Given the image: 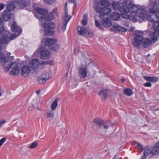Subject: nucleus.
<instances>
[{"label": "nucleus", "instance_id": "obj_4", "mask_svg": "<svg viewBox=\"0 0 159 159\" xmlns=\"http://www.w3.org/2000/svg\"><path fill=\"white\" fill-rule=\"evenodd\" d=\"M151 4L152 7L150 9V12L154 14L155 17L159 19V0H155Z\"/></svg>", "mask_w": 159, "mask_h": 159}, {"label": "nucleus", "instance_id": "obj_19", "mask_svg": "<svg viewBox=\"0 0 159 159\" xmlns=\"http://www.w3.org/2000/svg\"><path fill=\"white\" fill-rule=\"evenodd\" d=\"M143 150L144 151V156L142 157V159H146L148 155L149 154H151L153 156L152 147H148L143 149Z\"/></svg>", "mask_w": 159, "mask_h": 159}, {"label": "nucleus", "instance_id": "obj_60", "mask_svg": "<svg viewBox=\"0 0 159 159\" xmlns=\"http://www.w3.org/2000/svg\"><path fill=\"white\" fill-rule=\"evenodd\" d=\"M2 95V93L0 92V97Z\"/></svg>", "mask_w": 159, "mask_h": 159}, {"label": "nucleus", "instance_id": "obj_16", "mask_svg": "<svg viewBox=\"0 0 159 159\" xmlns=\"http://www.w3.org/2000/svg\"><path fill=\"white\" fill-rule=\"evenodd\" d=\"M31 72L30 67L25 66L22 67L21 74L24 77H26L28 76Z\"/></svg>", "mask_w": 159, "mask_h": 159}, {"label": "nucleus", "instance_id": "obj_53", "mask_svg": "<svg viewBox=\"0 0 159 159\" xmlns=\"http://www.w3.org/2000/svg\"><path fill=\"white\" fill-rule=\"evenodd\" d=\"M87 20V16L86 15H84V20Z\"/></svg>", "mask_w": 159, "mask_h": 159}, {"label": "nucleus", "instance_id": "obj_10", "mask_svg": "<svg viewBox=\"0 0 159 159\" xmlns=\"http://www.w3.org/2000/svg\"><path fill=\"white\" fill-rule=\"evenodd\" d=\"M43 27L45 29L44 30V34L45 35H49L50 34L51 31L49 30H47L46 28L52 29L55 28V24L52 22L43 23Z\"/></svg>", "mask_w": 159, "mask_h": 159}, {"label": "nucleus", "instance_id": "obj_5", "mask_svg": "<svg viewBox=\"0 0 159 159\" xmlns=\"http://www.w3.org/2000/svg\"><path fill=\"white\" fill-rule=\"evenodd\" d=\"M11 29L12 31L15 34L11 35L9 37V41L14 39L19 36L22 32V30L16 25L15 22H14L11 26Z\"/></svg>", "mask_w": 159, "mask_h": 159}, {"label": "nucleus", "instance_id": "obj_39", "mask_svg": "<svg viewBox=\"0 0 159 159\" xmlns=\"http://www.w3.org/2000/svg\"><path fill=\"white\" fill-rule=\"evenodd\" d=\"M60 48V45L58 44H54L51 47H50V49L51 50L57 51Z\"/></svg>", "mask_w": 159, "mask_h": 159}, {"label": "nucleus", "instance_id": "obj_37", "mask_svg": "<svg viewBox=\"0 0 159 159\" xmlns=\"http://www.w3.org/2000/svg\"><path fill=\"white\" fill-rule=\"evenodd\" d=\"M94 122L97 125H99V127H100V125L102 124L104 120L98 118H96L93 120Z\"/></svg>", "mask_w": 159, "mask_h": 159}, {"label": "nucleus", "instance_id": "obj_46", "mask_svg": "<svg viewBox=\"0 0 159 159\" xmlns=\"http://www.w3.org/2000/svg\"><path fill=\"white\" fill-rule=\"evenodd\" d=\"M45 2L49 4H52L54 1V0H44Z\"/></svg>", "mask_w": 159, "mask_h": 159}, {"label": "nucleus", "instance_id": "obj_48", "mask_svg": "<svg viewBox=\"0 0 159 159\" xmlns=\"http://www.w3.org/2000/svg\"><path fill=\"white\" fill-rule=\"evenodd\" d=\"M6 122V120H3L0 121V127L2 126Z\"/></svg>", "mask_w": 159, "mask_h": 159}, {"label": "nucleus", "instance_id": "obj_29", "mask_svg": "<svg viewBox=\"0 0 159 159\" xmlns=\"http://www.w3.org/2000/svg\"><path fill=\"white\" fill-rule=\"evenodd\" d=\"M111 17L113 20H117L120 18V15L119 13L114 12L111 14Z\"/></svg>", "mask_w": 159, "mask_h": 159}, {"label": "nucleus", "instance_id": "obj_1", "mask_svg": "<svg viewBox=\"0 0 159 159\" xmlns=\"http://www.w3.org/2000/svg\"><path fill=\"white\" fill-rule=\"evenodd\" d=\"M128 0L123 1L122 5L120 8L122 17L125 19L136 22L139 20V18H144L146 17L145 9L143 8L139 9L136 5L131 2L126 6Z\"/></svg>", "mask_w": 159, "mask_h": 159}, {"label": "nucleus", "instance_id": "obj_49", "mask_svg": "<svg viewBox=\"0 0 159 159\" xmlns=\"http://www.w3.org/2000/svg\"><path fill=\"white\" fill-rule=\"evenodd\" d=\"M87 23V20H83L82 21V24L84 26H85L86 25Z\"/></svg>", "mask_w": 159, "mask_h": 159}, {"label": "nucleus", "instance_id": "obj_54", "mask_svg": "<svg viewBox=\"0 0 159 159\" xmlns=\"http://www.w3.org/2000/svg\"><path fill=\"white\" fill-rule=\"evenodd\" d=\"M38 51H36L34 53L33 55H36L38 53Z\"/></svg>", "mask_w": 159, "mask_h": 159}, {"label": "nucleus", "instance_id": "obj_18", "mask_svg": "<svg viewBox=\"0 0 159 159\" xmlns=\"http://www.w3.org/2000/svg\"><path fill=\"white\" fill-rule=\"evenodd\" d=\"M16 9V4L15 3V0L11 1L7 4V6L5 10L11 12V11Z\"/></svg>", "mask_w": 159, "mask_h": 159}, {"label": "nucleus", "instance_id": "obj_12", "mask_svg": "<svg viewBox=\"0 0 159 159\" xmlns=\"http://www.w3.org/2000/svg\"><path fill=\"white\" fill-rule=\"evenodd\" d=\"M16 4V9H22L27 7L30 4L29 1L25 0H15Z\"/></svg>", "mask_w": 159, "mask_h": 159}, {"label": "nucleus", "instance_id": "obj_27", "mask_svg": "<svg viewBox=\"0 0 159 159\" xmlns=\"http://www.w3.org/2000/svg\"><path fill=\"white\" fill-rule=\"evenodd\" d=\"M144 79L148 81H151L152 82H155L158 81V78L156 77H149L145 76L144 77Z\"/></svg>", "mask_w": 159, "mask_h": 159}, {"label": "nucleus", "instance_id": "obj_11", "mask_svg": "<svg viewBox=\"0 0 159 159\" xmlns=\"http://www.w3.org/2000/svg\"><path fill=\"white\" fill-rule=\"evenodd\" d=\"M57 15V8H54L52 13H49L48 16V17L44 16H41L40 17V19L38 17V19L40 20H43L44 21H47L48 20H51L53 19L55 16Z\"/></svg>", "mask_w": 159, "mask_h": 159}, {"label": "nucleus", "instance_id": "obj_30", "mask_svg": "<svg viewBox=\"0 0 159 159\" xmlns=\"http://www.w3.org/2000/svg\"><path fill=\"white\" fill-rule=\"evenodd\" d=\"M47 117L49 119H53L54 115V111L51 109L46 112Z\"/></svg>", "mask_w": 159, "mask_h": 159}, {"label": "nucleus", "instance_id": "obj_40", "mask_svg": "<svg viewBox=\"0 0 159 159\" xmlns=\"http://www.w3.org/2000/svg\"><path fill=\"white\" fill-rule=\"evenodd\" d=\"M5 7L4 4L3 3H0V11L2 10ZM2 21L1 18L0 17V25H2Z\"/></svg>", "mask_w": 159, "mask_h": 159}, {"label": "nucleus", "instance_id": "obj_35", "mask_svg": "<svg viewBox=\"0 0 159 159\" xmlns=\"http://www.w3.org/2000/svg\"><path fill=\"white\" fill-rule=\"evenodd\" d=\"M99 95L102 97V100H104L106 99L107 95V92L106 90H103L99 93Z\"/></svg>", "mask_w": 159, "mask_h": 159}, {"label": "nucleus", "instance_id": "obj_51", "mask_svg": "<svg viewBox=\"0 0 159 159\" xmlns=\"http://www.w3.org/2000/svg\"><path fill=\"white\" fill-rule=\"evenodd\" d=\"M135 29V27H131L130 29L129 30V31L130 32H132L134 31Z\"/></svg>", "mask_w": 159, "mask_h": 159}, {"label": "nucleus", "instance_id": "obj_14", "mask_svg": "<svg viewBox=\"0 0 159 159\" xmlns=\"http://www.w3.org/2000/svg\"><path fill=\"white\" fill-rule=\"evenodd\" d=\"M40 64L38 60L36 59H33L29 63V66L30 67L35 70L39 68Z\"/></svg>", "mask_w": 159, "mask_h": 159}, {"label": "nucleus", "instance_id": "obj_13", "mask_svg": "<svg viewBox=\"0 0 159 159\" xmlns=\"http://www.w3.org/2000/svg\"><path fill=\"white\" fill-rule=\"evenodd\" d=\"M57 42V40L56 39H44L42 40V43H44V45L46 46H48L50 48L54 44L56 43Z\"/></svg>", "mask_w": 159, "mask_h": 159}, {"label": "nucleus", "instance_id": "obj_50", "mask_svg": "<svg viewBox=\"0 0 159 159\" xmlns=\"http://www.w3.org/2000/svg\"><path fill=\"white\" fill-rule=\"evenodd\" d=\"M67 75H68V73L67 72L65 74V75H64L63 78V79L65 80H67V78H68V77H67Z\"/></svg>", "mask_w": 159, "mask_h": 159}, {"label": "nucleus", "instance_id": "obj_21", "mask_svg": "<svg viewBox=\"0 0 159 159\" xmlns=\"http://www.w3.org/2000/svg\"><path fill=\"white\" fill-rule=\"evenodd\" d=\"M12 14L11 12L5 10L2 12V17L5 21H7L11 18Z\"/></svg>", "mask_w": 159, "mask_h": 159}, {"label": "nucleus", "instance_id": "obj_52", "mask_svg": "<svg viewBox=\"0 0 159 159\" xmlns=\"http://www.w3.org/2000/svg\"><path fill=\"white\" fill-rule=\"evenodd\" d=\"M46 73H48L47 72H44L42 74V77H44V76L45 77H46L47 76V75L46 74Z\"/></svg>", "mask_w": 159, "mask_h": 159}, {"label": "nucleus", "instance_id": "obj_25", "mask_svg": "<svg viewBox=\"0 0 159 159\" xmlns=\"http://www.w3.org/2000/svg\"><path fill=\"white\" fill-rule=\"evenodd\" d=\"M67 3L65 4V9L64 16V21L63 22H66L68 23L71 17L70 15H68L67 14V10L66 9Z\"/></svg>", "mask_w": 159, "mask_h": 159}, {"label": "nucleus", "instance_id": "obj_28", "mask_svg": "<svg viewBox=\"0 0 159 159\" xmlns=\"http://www.w3.org/2000/svg\"><path fill=\"white\" fill-rule=\"evenodd\" d=\"M145 12L146 13V16L145 18H140L141 19H147L149 21H151V22H153L154 20V17H155V16L153 15H147V11L145 10Z\"/></svg>", "mask_w": 159, "mask_h": 159}, {"label": "nucleus", "instance_id": "obj_44", "mask_svg": "<svg viewBox=\"0 0 159 159\" xmlns=\"http://www.w3.org/2000/svg\"><path fill=\"white\" fill-rule=\"evenodd\" d=\"M134 145H136V147L138 148H141L142 150L143 149V146H141L140 144L136 142H134Z\"/></svg>", "mask_w": 159, "mask_h": 159}, {"label": "nucleus", "instance_id": "obj_20", "mask_svg": "<svg viewBox=\"0 0 159 159\" xmlns=\"http://www.w3.org/2000/svg\"><path fill=\"white\" fill-rule=\"evenodd\" d=\"M152 43V41L149 38H145L142 43V46L144 48H147L150 46Z\"/></svg>", "mask_w": 159, "mask_h": 159}, {"label": "nucleus", "instance_id": "obj_36", "mask_svg": "<svg viewBox=\"0 0 159 159\" xmlns=\"http://www.w3.org/2000/svg\"><path fill=\"white\" fill-rule=\"evenodd\" d=\"M123 91L124 94L128 96H131L133 93L132 90L128 88L124 89Z\"/></svg>", "mask_w": 159, "mask_h": 159}, {"label": "nucleus", "instance_id": "obj_31", "mask_svg": "<svg viewBox=\"0 0 159 159\" xmlns=\"http://www.w3.org/2000/svg\"><path fill=\"white\" fill-rule=\"evenodd\" d=\"M102 21L103 20H102L101 23L97 20H95V23L96 26L97 27L98 29L104 31V30L102 27V26H104L102 24Z\"/></svg>", "mask_w": 159, "mask_h": 159}, {"label": "nucleus", "instance_id": "obj_6", "mask_svg": "<svg viewBox=\"0 0 159 159\" xmlns=\"http://www.w3.org/2000/svg\"><path fill=\"white\" fill-rule=\"evenodd\" d=\"M144 38L141 35L140 32L136 31L134 37V40L132 41L133 45L137 48H139Z\"/></svg>", "mask_w": 159, "mask_h": 159}, {"label": "nucleus", "instance_id": "obj_22", "mask_svg": "<svg viewBox=\"0 0 159 159\" xmlns=\"http://www.w3.org/2000/svg\"><path fill=\"white\" fill-rule=\"evenodd\" d=\"M50 56V53L48 50H44L41 52L40 57L41 59L47 60L49 58Z\"/></svg>", "mask_w": 159, "mask_h": 159}, {"label": "nucleus", "instance_id": "obj_17", "mask_svg": "<svg viewBox=\"0 0 159 159\" xmlns=\"http://www.w3.org/2000/svg\"><path fill=\"white\" fill-rule=\"evenodd\" d=\"M36 10L38 13L40 15L39 16L37 15H35V16L38 19V17L40 19V17L41 16L45 17L48 13L47 11H45L44 9L39 7H37Z\"/></svg>", "mask_w": 159, "mask_h": 159}, {"label": "nucleus", "instance_id": "obj_2", "mask_svg": "<svg viewBox=\"0 0 159 159\" xmlns=\"http://www.w3.org/2000/svg\"><path fill=\"white\" fill-rule=\"evenodd\" d=\"M94 7L96 11L100 14V17L103 21L102 24L105 27H109L111 26L112 23L110 21L108 15L111 12V9L107 7H100L98 3H94Z\"/></svg>", "mask_w": 159, "mask_h": 159}, {"label": "nucleus", "instance_id": "obj_7", "mask_svg": "<svg viewBox=\"0 0 159 159\" xmlns=\"http://www.w3.org/2000/svg\"><path fill=\"white\" fill-rule=\"evenodd\" d=\"M9 34V32L5 30L3 26H2L0 27V35L3 34L1 39V42L2 44H7L9 43V38H8V35Z\"/></svg>", "mask_w": 159, "mask_h": 159}, {"label": "nucleus", "instance_id": "obj_58", "mask_svg": "<svg viewBox=\"0 0 159 159\" xmlns=\"http://www.w3.org/2000/svg\"><path fill=\"white\" fill-rule=\"evenodd\" d=\"M156 111H159V107L156 109Z\"/></svg>", "mask_w": 159, "mask_h": 159}, {"label": "nucleus", "instance_id": "obj_42", "mask_svg": "<svg viewBox=\"0 0 159 159\" xmlns=\"http://www.w3.org/2000/svg\"><path fill=\"white\" fill-rule=\"evenodd\" d=\"M68 23L66 22H63L62 24V25L61 26V30L64 32L65 30H66V26L67 24Z\"/></svg>", "mask_w": 159, "mask_h": 159}, {"label": "nucleus", "instance_id": "obj_43", "mask_svg": "<svg viewBox=\"0 0 159 159\" xmlns=\"http://www.w3.org/2000/svg\"><path fill=\"white\" fill-rule=\"evenodd\" d=\"M38 144L36 142H34L30 144L28 147V148L33 149L36 148Z\"/></svg>", "mask_w": 159, "mask_h": 159}, {"label": "nucleus", "instance_id": "obj_8", "mask_svg": "<svg viewBox=\"0 0 159 159\" xmlns=\"http://www.w3.org/2000/svg\"><path fill=\"white\" fill-rule=\"evenodd\" d=\"M153 27L154 30L156 31L152 32L150 36L153 41L156 42L158 40L157 38L159 35V33L158 32L159 31V21H155L153 23Z\"/></svg>", "mask_w": 159, "mask_h": 159}, {"label": "nucleus", "instance_id": "obj_38", "mask_svg": "<svg viewBox=\"0 0 159 159\" xmlns=\"http://www.w3.org/2000/svg\"><path fill=\"white\" fill-rule=\"evenodd\" d=\"M57 105L58 99L57 98H56L53 101L51 105V109L54 111V110L57 108Z\"/></svg>", "mask_w": 159, "mask_h": 159}, {"label": "nucleus", "instance_id": "obj_57", "mask_svg": "<svg viewBox=\"0 0 159 159\" xmlns=\"http://www.w3.org/2000/svg\"><path fill=\"white\" fill-rule=\"evenodd\" d=\"M69 1L73 2L74 1V0H69Z\"/></svg>", "mask_w": 159, "mask_h": 159}, {"label": "nucleus", "instance_id": "obj_33", "mask_svg": "<svg viewBox=\"0 0 159 159\" xmlns=\"http://www.w3.org/2000/svg\"><path fill=\"white\" fill-rule=\"evenodd\" d=\"M153 151V156H154L155 155L159 154V147L157 146L155 144V146L152 147Z\"/></svg>", "mask_w": 159, "mask_h": 159}, {"label": "nucleus", "instance_id": "obj_55", "mask_svg": "<svg viewBox=\"0 0 159 159\" xmlns=\"http://www.w3.org/2000/svg\"><path fill=\"white\" fill-rule=\"evenodd\" d=\"M36 93L37 94H39V93H40V91L39 90H37V91H36Z\"/></svg>", "mask_w": 159, "mask_h": 159}, {"label": "nucleus", "instance_id": "obj_56", "mask_svg": "<svg viewBox=\"0 0 159 159\" xmlns=\"http://www.w3.org/2000/svg\"><path fill=\"white\" fill-rule=\"evenodd\" d=\"M121 80L123 82H125V80L124 79H123V78H122L121 79Z\"/></svg>", "mask_w": 159, "mask_h": 159}, {"label": "nucleus", "instance_id": "obj_26", "mask_svg": "<svg viewBox=\"0 0 159 159\" xmlns=\"http://www.w3.org/2000/svg\"><path fill=\"white\" fill-rule=\"evenodd\" d=\"M47 76L46 77H40L39 78L38 81V82L41 84H43L45 83L46 81L48 80L49 78V75L48 73H46Z\"/></svg>", "mask_w": 159, "mask_h": 159}, {"label": "nucleus", "instance_id": "obj_3", "mask_svg": "<svg viewBox=\"0 0 159 159\" xmlns=\"http://www.w3.org/2000/svg\"><path fill=\"white\" fill-rule=\"evenodd\" d=\"M7 65V66L5 67V70L6 72L8 71L12 66L14 65V66L13 67L12 70L11 71V75H17L19 74V70L18 65L16 62H12V61L11 63H9Z\"/></svg>", "mask_w": 159, "mask_h": 159}, {"label": "nucleus", "instance_id": "obj_34", "mask_svg": "<svg viewBox=\"0 0 159 159\" xmlns=\"http://www.w3.org/2000/svg\"><path fill=\"white\" fill-rule=\"evenodd\" d=\"M111 5L113 8L114 10L118 9L120 6V4L118 2L113 1L112 2Z\"/></svg>", "mask_w": 159, "mask_h": 159}, {"label": "nucleus", "instance_id": "obj_23", "mask_svg": "<svg viewBox=\"0 0 159 159\" xmlns=\"http://www.w3.org/2000/svg\"><path fill=\"white\" fill-rule=\"evenodd\" d=\"M110 30L111 31H114L116 30H117L120 31L124 32H126L127 30V29L118 25H115L112 26L110 28Z\"/></svg>", "mask_w": 159, "mask_h": 159}, {"label": "nucleus", "instance_id": "obj_41", "mask_svg": "<svg viewBox=\"0 0 159 159\" xmlns=\"http://www.w3.org/2000/svg\"><path fill=\"white\" fill-rule=\"evenodd\" d=\"M52 63V61H42L40 63V65H41L45 64H50L51 65Z\"/></svg>", "mask_w": 159, "mask_h": 159}, {"label": "nucleus", "instance_id": "obj_45", "mask_svg": "<svg viewBox=\"0 0 159 159\" xmlns=\"http://www.w3.org/2000/svg\"><path fill=\"white\" fill-rule=\"evenodd\" d=\"M6 137H4L0 140V146L2 145L3 143L6 141Z\"/></svg>", "mask_w": 159, "mask_h": 159}, {"label": "nucleus", "instance_id": "obj_9", "mask_svg": "<svg viewBox=\"0 0 159 159\" xmlns=\"http://www.w3.org/2000/svg\"><path fill=\"white\" fill-rule=\"evenodd\" d=\"M78 34L79 35L84 37L91 36L93 35V33L84 27L78 26L77 28Z\"/></svg>", "mask_w": 159, "mask_h": 159}, {"label": "nucleus", "instance_id": "obj_32", "mask_svg": "<svg viewBox=\"0 0 159 159\" xmlns=\"http://www.w3.org/2000/svg\"><path fill=\"white\" fill-rule=\"evenodd\" d=\"M101 5L104 7H108L110 5V2L107 0H100Z\"/></svg>", "mask_w": 159, "mask_h": 159}, {"label": "nucleus", "instance_id": "obj_15", "mask_svg": "<svg viewBox=\"0 0 159 159\" xmlns=\"http://www.w3.org/2000/svg\"><path fill=\"white\" fill-rule=\"evenodd\" d=\"M88 68L87 66L84 68L80 67L78 71V75L80 78L84 79L86 76L87 73Z\"/></svg>", "mask_w": 159, "mask_h": 159}, {"label": "nucleus", "instance_id": "obj_24", "mask_svg": "<svg viewBox=\"0 0 159 159\" xmlns=\"http://www.w3.org/2000/svg\"><path fill=\"white\" fill-rule=\"evenodd\" d=\"M110 125L111 124L110 122H107L104 121L102 124L100 125L99 128L100 129L104 130L105 131H106L109 128Z\"/></svg>", "mask_w": 159, "mask_h": 159}, {"label": "nucleus", "instance_id": "obj_59", "mask_svg": "<svg viewBox=\"0 0 159 159\" xmlns=\"http://www.w3.org/2000/svg\"><path fill=\"white\" fill-rule=\"evenodd\" d=\"M150 54H149L148 55L147 57H148V56H150Z\"/></svg>", "mask_w": 159, "mask_h": 159}, {"label": "nucleus", "instance_id": "obj_47", "mask_svg": "<svg viewBox=\"0 0 159 159\" xmlns=\"http://www.w3.org/2000/svg\"><path fill=\"white\" fill-rule=\"evenodd\" d=\"M144 85L146 87H151L152 86V84L151 83L148 82L144 83Z\"/></svg>", "mask_w": 159, "mask_h": 159}]
</instances>
